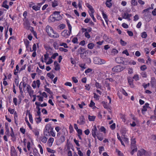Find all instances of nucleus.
Here are the masks:
<instances>
[{"label": "nucleus", "instance_id": "nucleus-1", "mask_svg": "<svg viewBox=\"0 0 156 156\" xmlns=\"http://www.w3.org/2000/svg\"><path fill=\"white\" fill-rule=\"evenodd\" d=\"M67 23L69 29V31H68L67 30H65L61 33L62 36L66 38H68L71 34L72 32V28L69 21H67Z\"/></svg>", "mask_w": 156, "mask_h": 156}, {"label": "nucleus", "instance_id": "nucleus-2", "mask_svg": "<svg viewBox=\"0 0 156 156\" xmlns=\"http://www.w3.org/2000/svg\"><path fill=\"white\" fill-rule=\"evenodd\" d=\"M60 12L55 11L53 12V15L49 17V19L52 22L55 21V20H59L62 19V17L61 16L60 13Z\"/></svg>", "mask_w": 156, "mask_h": 156}, {"label": "nucleus", "instance_id": "nucleus-3", "mask_svg": "<svg viewBox=\"0 0 156 156\" xmlns=\"http://www.w3.org/2000/svg\"><path fill=\"white\" fill-rule=\"evenodd\" d=\"M49 54L46 52L45 54L44 55V58L43 56L41 58V60L43 62H45L46 64H50L52 63L53 61L49 57Z\"/></svg>", "mask_w": 156, "mask_h": 156}, {"label": "nucleus", "instance_id": "nucleus-4", "mask_svg": "<svg viewBox=\"0 0 156 156\" xmlns=\"http://www.w3.org/2000/svg\"><path fill=\"white\" fill-rule=\"evenodd\" d=\"M53 130V128L51 126V124L48 123L46 125L44 131V134L45 136H51L50 131Z\"/></svg>", "mask_w": 156, "mask_h": 156}, {"label": "nucleus", "instance_id": "nucleus-5", "mask_svg": "<svg viewBox=\"0 0 156 156\" xmlns=\"http://www.w3.org/2000/svg\"><path fill=\"white\" fill-rule=\"evenodd\" d=\"M86 6L89 9L90 12H89L90 16L92 19L93 21L95 22H96V20L94 17V10L92 6L89 3H87L86 4Z\"/></svg>", "mask_w": 156, "mask_h": 156}, {"label": "nucleus", "instance_id": "nucleus-6", "mask_svg": "<svg viewBox=\"0 0 156 156\" xmlns=\"http://www.w3.org/2000/svg\"><path fill=\"white\" fill-rule=\"evenodd\" d=\"M86 58L85 63H79V65L81 68H89L88 66L91 63V60L90 58Z\"/></svg>", "mask_w": 156, "mask_h": 156}, {"label": "nucleus", "instance_id": "nucleus-7", "mask_svg": "<svg viewBox=\"0 0 156 156\" xmlns=\"http://www.w3.org/2000/svg\"><path fill=\"white\" fill-rule=\"evenodd\" d=\"M94 62L96 64H101L105 63V61L98 57H95L93 59Z\"/></svg>", "mask_w": 156, "mask_h": 156}, {"label": "nucleus", "instance_id": "nucleus-8", "mask_svg": "<svg viewBox=\"0 0 156 156\" xmlns=\"http://www.w3.org/2000/svg\"><path fill=\"white\" fill-rule=\"evenodd\" d=\"M91 53V52L89 50H87L82 53H80V57L83 59H85Z\"/></svg>", "mask_w": 156, "mask_h": 156}, {"label": "nucleus", "instance_id": "nucleus-9", "mask_svg": "<svg viewBox=\"0 0 156 156\" xmlns=\"http://www.w3.org/2000/svg\"><path fill=\"white\" fill-rule=\"evenodd\" d=\"M40 85V81L39 80H37L36 81H34L32 84V86L34 88H36L37 87L39 88Z\"/></svg>", "mask_w": 156, "mask_h": 156}, {"label": "nucleus", "instance_id": "nucleus-10", "mask_svg": "<svg viewBox=\"0 0 156 156\" xmlns=\"http://www.w3.org/2000/svg\"><path fill=\"white\" fill-rule=\"evenodd\" d=\"M53 30L52 28L49 25H48L46 27V31L48 35L50 36L53 32Z\"/></svg>", "mask_w": 156, "mask_h": 156}, {"label": "nucleus", "instance_id": "nucleus-11", "mask_svg": "<svg viewBox=\"0 0 156 156\" xmlns=\"http://www.w3.org/2000/svg\"><path fill=\"white\" fill-rule=\"evenodd\" d=\"M147 152L144 149L139 150L137 153V156H145L147 155Z\"/></svg>", "mask_w": 156, "mask_h": 156}, {"label": "nucleus", "instance_id": "nucleus-12", "mask_svg": "<svg viewBox=\"0 0 156 156\" xmlns=\"http://www.w3.org/2000/svg\"><path fill=\"white\" fill-rule=\"evenodd\" d=\"M132 16V14H129L127 12H126L123 14L122 17L124 19H127L128 21H130L131 20L130 18Z\"/></svg>", "mask_w": 156, "mask_h": 156}, {"label": "nucleus", "instance_id": "nucleus-13", "mask_svg": "<svg viewBox=\"0 0 156 156\" xmlns=\"http://www.w3.org/2000/svg\"><path fill=\"white\" fill-rule=\"evenodd\" d=\"M149 104L146 103L145 104V105L143 106L142 109L141 110L142 113L143 114H144L145 112L147 111V108L149 107Z\"/></svg>", "mask_w": 156, "mask_h": 156}, {"label": "nucleus", "instance_id": "nucleus-14", "mask_svg": "<svg viewBox=\"0 0 156 156\" xmlns=\"http://www.w3.org/2000/svg\"><path fill=\"white\" fill-rule=\"evenodd\" d=\"M101 13L102 14V16L103 18L104 19L105 22L106 24H108V17L107 15L104 13V12L103 10H102L101 11Z\"/></svg>", "mask_w": 156, "mask_h": 156}, {"label": "nucleus", "instance_id": "nucleus-15", "mask_svg": "<svg viewBox=\"0 0 156 156\" xmlns=\"http://www.w3.org/2000/svg\"><path fill=\"white\" fill-rule=\"evenodd\" d=\"M97 131V129L96 126L95 125H94L93 126V128L92 130V135L94 138H95L96 136V132Z\"/></svg>", "mask_w": 156, "mask_h": 156}, {"label": "nucleus", "instance_id": "nucleus-16", "mask_svg": "<svg viewBox=\"0 0 156 156\" xmlns=\"http://www.w3.org/2000/svg\"><path fill=\"white\" fill-rule=\"evenodd\" d=\"M54 141V139L52 137H50L48 141L47 145L49 147H51L52 146V144Z\"/></svg>", "mask_w": 156, "mask_h": 156}, {"label": "nucleus", "instance_id": "nucleus-17", "mask_svg": "<svg viewBox=\"0 0 156 156\" xmlns=\"http://www.w3.org/2000/svg\"><path fill=\"white\" fill-rule=\"evenodd\" d=\"M50 37H51L55 38H57L59 37V35L58 33L53 31V33H52L51 36H50Z\"/></svg>", "mask_w": 156, "mask_h": 156}, {"label": "nucleus", "instance_id": "nucleus-18", "mask_svg": "<svg viewBox=\"0 0 156 156\" xmlns=\"http://www.w3.org/2000/svg\"><path fill=\"white\" fill-rule=\"evenodd\" d=\"M128 81L130 86L131 87H133L134 85L133 83V80L132 78H128Z\"/></svg>", "mask_w": 156, "mask_h": 156}, {"label": "nucleus", "instance_id": "nucleus-19", "mask_svg": "<svg viewBox=\"0 0 156 156\" xmlns=\"http://www.w3.org/2000/svg\"><path fill=\"white\" fill-rule=\"evenodd\" d=\"M112 0H106L105 5L106 6L109 8H110L112 6V3L111 2Z\"/></svg>", "mask_w": 156, "mask_h": 156}, {"label": "nucleus", "instance_id": "nucleus-20", "mask_svg": "<svg viewBox=\"0 0 156 156\" xmlns=\"http://www.w3.org/2000/svg\"><path fill=\"white\" fill-rule=\"evenodd\" d=\"M51 5L53 8H55L58 5V0H54L51 2Z\"/></svg>", "mask_w": 156, "mask_h": 156}, {"label": "nucleus", "instance_id": "nucleus-21", "mask_svg": "<svg viewBox=\"0 0 156 156\" xmlns=\"http://www.w3.org/2000/svg\"><path fill=\"white\" fill-rule=\"evenodd\" d=\"M80 125L84 124L85 122V119L83 116H82L80 118Z\"/></svg>", "mask_w": 156, "mask_h": 156}, {"label": "nucleus", "instance_id": "nucleus-22", "mask_svg": "<svg viewBox=\"0 0 156 156\" xmlns=\"http://www.w3.org/2000/svg\"><path fill=\"white\" fill-rule=\"evenodd\" d=\"M11 154L12 156H15L16 154V150L13 147H12L11 148Z\"/></svg>", "mask_w": 156, "mask_h": 156}, {"label": "nucleus", "instance_id": "nucleus-23", "mask_svg": "<svg viewBox=\"0 0 156 156\" xmlns=\"http://www.w3.org/2000/svg\"><path fill=\"white\" fill-rule=\"evenodd\" d=\"M65 140V137L63 136H62L58 140V144H59L63 143Z\"/></svg>", "mask_w": 156, "mask_h": 156}, {"label": "nucleus", "instance_id": "nucleus-24", "mask_svg": "<svg viewBox=\"0 0 156 156\" xmlns=\"http://www.w3.org/2000/svg\"><path fill=\"white\" fill-rule=\"evenodd\" d=\"M33 49L32 50L31 48L30 47L29 49L30 50V52H32L33 51H36L37 50V47H36V45L35 44H34L33 47H32Z\"/></svg>", "mask_w": 156, "mask_h": 156}, {"label": "nucleus", "instance_id": "nucleus-25", "mask_svg": "<svg viewBox=\"0 0 156 156\" xmlns=\"http://www.w3.org/2000/svg\"><path fill=\"white\" fill-rule=\"evenodd\" d=\"M97 127L100 131L105 133L106 129L104 126H101L99 128V126H98Z\"/></svg>", "mask_w": 156, "mask_h": 156}, {"label": "nucleus", "instance_id": "nucleus-26", "mask_svg": "<svg viewBox=\"0 0 156 156\" xmlns=\"http://www.w3.org/2000/svg\"><path fill=\"white\" fill-rule=\"evenodd\" d=\"M7 1L6 0L5 1L3 2L2 5V6L4 8L8 9L9 8V6L6 4Z\"/></svg>", "mask_w": 156, "mask_h": 156}, {"label": "nucleus", "instance_id": "nucleus-27", "mask_svg": "<svg viewBox=\"0 0 156 156\" xmlns=\"http://www.w3.org/2000/svg\"><path fill=\"white\" fill-rule=\"evenodd\" d=\"M24 44H25V45L26 47V50H28V48H30V47L29 46V44H30V42H29V41L27 40L26 41H24Z\"/></svg>", "mask_w": 156, "mask_h": 156}, {"label": "nucleus", "instance_id": "nucleus-28", "mask_svg": "<svg viewBox=\"0 0 156 156\" xmlns=\"http://www.w3.org/2000/svg\"><path fill=\"white\" fill-rule=\"evenodd\" d=\"M23 69H15L14 70V73L16 75L18 76V73L22 70Z\"/></svg>", "mask_w": 156, "mask_h": 156}, {"label": "nucleus", "instance_id": "nucleus-29", "mask_svg": "<svg viewBox=\"0 0 156 156\" xmlns=\"http://www.w3.org/2000/svg\"><path fill=\"white\" fill-rule=\"evenodd\" d=\"M94 46V44L92 43H90L87 45V47L89 49H92Z\"/></svg>", "mask_w": 156, "mask_h": 156}, {"label": "nucleus", "instance_id": "nucleus-30", "mask_svg": "<svg viewBox=\"0 0 156 156\" xmlns=\"http://www.w3.org/2000/svg\"><path fill=\"white\" fill-rule=\"evenodd\" d=\"M96 118V116H91L89 115L88 117V119L90 121H93L95 120V119Z\"/></svg>", "mask_w": 156, "mask_h": 156}, {"label": "nucleus", "instance_id": "nucleus-31", "mask_svg": "<svg viewBox=\"0 0 156 156\" xmlns=\"http://www.w3.org/2000/svg\"><path fill=\"white\" fill-rule=\"evenodd\" d=\"M41 140L42 142L45 143L47 141V138L45 136H43L41 138Z\"/></svg>", "mask_w": 156, "mask_h": 156}, {"label": "nucleus", "instance_id": "nucleus-32", "mask_svg": "<svg viewBox=\"0 0 156 156\" xmlns=\"http://www.w3.org/2000/svg\"><path fill=\"white\" fill-rule=\"evenodd\" d=\"M58 56V53H54V54H53L51 56V57L50 58H51V59H55L56 57L57 56Z\"/></svg>", "mask_w": 156, "mask_h": 156}, {"label": "nucleus", "instance_id": "nucleus-33", "mask_svg": "<svg viewBox=\"0 0 156 156\" xmlns=\"http://www.w3.org/2000/svg\"><path fill=\"white\" fill-rule=\"evenodd\" d=\"M116 152L117 153L118 156H124L123 154L118 149H116Z\"/></svg>", "mask_w": 156, "mask_h": 156}, {"label": "nucleus", "instance_id": "nucleus-34", "mask_svg": "<svg viewBox=\"0 0 156 156\" xmlns=\"http://www.w3.org/2000/svg\"><path fill=\"white\" fill-rule=\"evenodd\" d=\"M54 65L55 67V68H60V66L59 64L58 63L57 61H55L54 62Z\"/></svg>", "mask_w": 156, "mask_h": 156}, {"label": "nucleus", "instance_id": "nucleus-35", "mask_svg": "<svg viewBox=\"0 0 156 156\" xmlns=\"http://www.w3.org/2000/svg\"><path fill=\"white\" fill-rule=\"evenodd\" d=\"M59 50L61 52H66L68 51L67 49L64 48L62 47H60L58 48Z\"/></svg>", "mask_w": 156, "mask_h": 156}, {"label": "nucleus", "instance_id": "nucleus-36", "mask_svg": "<svg viewBox=\"0 0 156 156\" xmlns=\"http://www.w3.org/2000/svg\"><path fill=\"white\" fill-rule=\"evenodd\" d=\"M36 122L37 123H40L41 120V118L40 117L38 116L35 118Z\"/></svg>", "mask_w": 156, "mask_h": 156}, {"label": "nucleus", "instance_id": "nucleus-37", "mask_svg": "<svg viewBox=\"0 0 156 156\" xmlns=\"http://www.w3.org/2000/svg\"><path fill=\"white\" fill-rule=\"evenodd\" d=\"M28 115H29V117L30 121L31 123H33V121L32 115L30 113H29L28 114Z\"/></svg>", "mask_w": 156, "mask_h": 156}, {"label": "nucleus", "instance_id": "nucleus-38", "mask_svg": "<svg viewBox=\"0 0 156 156\" xmlns=\"http://www.w3.org/2000/svg\"><path fill=\"white\" fill-rule=\"evenodd\" d=\"M141 36L143 38H146L147 37V34L146 32H143L141 33Z\"/></svg>", "mask_w": 156, "mask_h": 156}, {"label": "nucleus", "instance_id": "nucleus-39", "mask_svg": "<svg viewBox=\"0 0 156 156\" xmlns=\"http://www.w3.org/2000/svg\"><path fill=\"white\" fill-rule=\"evenodd\" d=\"M47 150L48 152L54 154L55 152V151L48 147L47 148Z\"/></svg>", "mask_w": 156, "mask_h": 156}, {"label": "nucleus", "instance_id": "nucleus-40", "mask_svg": "<svg viewBox=\"0 0 156 156\" xmlns=\"http://www.w3.org/2000/svg\"><path fill=\"white\" fill-rule=\"evenodd\" d=\"M60 46H63L64 48H69L68 46L66 43H60L59 44Z\"/></svg>", "mask_w": 156, "mask_h": 156}, {"label": "nucleus", "instance_id": "nucleus-41", "mask_svg": "<svg viewBox=\"0 0 156 156\" xmlns=\"http://www.w3.org/2000/svg\"><path fill=\"white\" fill-rule=\"evenodd\" d=\"M78 39L77 37H74L72 40V42H73L74 44H78Z\"/></svg>", "mask_w": 156, "mask_h": 156}, {"label": "nucleus", "instance_id": "nucleus-42", "mask_svg": "<svg viewBox=\"0 0 156 156\" xmlns=\"http://www.w3.org/2000/svg\"><path fill=\"white\" fill-rule=\"evenodd\" d=\"M14 64V61L13 59H11V62L9 66V67L11 68H13V66Z\"/></svg>", "mask_w": 156, "mask_h": 156}, {"label": "nucleus", "instance_id": "nucleus-43", "mask_svg": "<svg viewBox=\"0 0 156 156\" xmlns=\"http://www.w3.org/2000/svg\"><path fill=\"white\" fill-rule=\"evenodd\" d=\"M115 61L118 63H122V61L121 58L119 57H117L115 59Z\"/></svg>", "mask_w": 156, "mask_h": 156}, {"label": "nucleus", "instance_id": "nucleus-44", "mask_svg": "<svg viewBox=\"0 0 156 156\" xmlns=\"http://www.w3.org/2000/svg\"><path fill=\"white\" fill-rule=\"evenodd\" d=\"M131 3L132 5L133 6L136 5L137 4V1H136V0H131Z\"/></svg>", "mask_w": 156, "mask_h": 156}, {"label": "nucleus", "instance_id": "nucleus-45", "mask_svg": "<svg viewBox=\"0 0 156 156\" xmlns=\"http://www.w3.org/2000/svg\"><path fill=\"white\" fill-rule=\"evenodd\" d=\"M84 36L87 39H89L90 37V36L88 32H86L85 33Z\"/></svg>", "mask_w": 156, "mask_h": 156}, {"label": "nucleus", "instance_id": "nucleus-46", "mask_svg": "<svg viewBox=\"0 0 156 156\" xmlns=\"http://www.w3.org/2000/svg\"><path fill=\"white\" fill-rule=\"evenodd\" d=\"M47 76L51 79H53L54 77V75L51 73H48L47 74Z\"/></svg>", "mask_w": 156, "mask_h": 156}, {"label": "nucleus", "instance_id": "nucleus-47", "mask_svg": "<svg viewBox=\"0 0 156 156\" xmlns=\"http://www.w3.org/2000/svg\"><path fill=\"white\" fill-rule=\"evenodd\" d=\"M32 9L35 11H37L40 10L38 8V6L37 5H34L32 7Z\"/></svg>", "mask_w": 156, "mask_h": 156}, {"label": "nucleus", "instance_id": "nucleus-48", "mask_svg": "<svg viewBox=\"0 0 156 156\" xmlns=\"http://www.w3.org/2000/svg\"><path fill=\"white\" fill-rule=\"evenodd\" d=\"M133 78L136 81L139 80V76L137 74L135 75L133 77Z\"/></svg>", "mask_w": 156, "mask_h": 156}, {"label": "nucleus", "instance_id": "nucleus-49", "mask_svg": "<svg viewBox=\"0 0 156 156\" xmlns=\"http://www.w3.org/2000/svg\"><path fill=\"white\" fill-rule=\"evenodd\" d=\"M150 119H153L154 120H156V112L154 111V115H152L150 117Z\"/></svg>", "mask_w": 156, "mask_h": 156}, {"label": "nucleus", "instance_id": "nucleus-50", "mask_svg": "<svg viewBox=\"0 0 156 156\" xmlns=\"http://www.w3.org/2000/svg\"><path fill=\"white\" fill-rule=\"evenodd\" d=\"M6 59V57L5 55H3L0 58V60H1L2 62H4Z\"/></svg>", "mask_w": 156, "mask_h": 156}, {"label": "nucleus", "instance_id": "nucleus-51", "mask_svg": "<svg viewBox=\"0 0 156 156\" xmlns=\"http://www.w3.org/2000/svg\"><path fill=\"white\" fill-rule=\"evenodd\" d=\"M70 60L71 63L72 64L75 65L76 64V61L74 58H70Z\"/></svg>", "mask_w": 156, "mask_h": 156}, {"label": "nucleus", "instance_id": "nucleus-52", "mask_svg": "<svg viewBox=\"0 0 156 156\" xmlns=\"http://www.w3.org/2000/svg\"><path fill=\"white\" fill-rule=\"evenodd\" d=\"M38 98V100L40 101H43V97L37 95V96Z\"/></svg>", "mask_w": 156, "mask_h": 156}, {"label": "nucleus", "instance_id": "nucleus-53", "mask_svg": "<svg viewBox=\"0 0 156 156\" xmlns=\"http://www.w3.org/2000/svg\"><path fill=\"white\" fill-rule=\"evenodd\" d=\"M136 141L134 138H132L131 139V144L132 145L134 146L136 143Z\"/></svg>", "mask_w": 156, "mask_h": 156}, {"label": "nucleus", "instance_id": "nucleus-54", "mask_svg": "<svg viewBox=\"0 0 156 156\" xmlns=\"http://www.w3.org/2000/svg\"><path fill=\"white\" fill-rule=\"evenodd\" d=\"M38 147H39L40 149V152L41 154H43V149L41 146L40 144L38 145Z\"/></svg>", "mask_w": 156, "mask_h": 156}, {"label": "nucleus", "instance_id": "nucleus-55", "mask_svg": "<svg viewBox=\"0 0 156 156\" xmlns=\"http://www.w3.org/2000/svg\"><path fill=\"white\" fill-rule=\"evenodd\" d=\"M127 33L129 36L132 37L133 35V32L131 31L128 30L127 31Z\"/></svg>", "mask_w": 156, "mask_h": 156}, {"label": "nucleus", "instance_id": "nucleus-56", "mask_svg": "<svg viewBox=\"0 0 156 156\" xmlns=\"http://www.w3.org/2000/svg\"><path fill=\"white\" fill-rule=\"evenodd\" d=\"M99 150V153L101 154L102 153V151L104 150V147L103 146L99 147L98 148Z\"/></svg>", "mask_w": 156, "mask_h": 156}, {"label": "nucleus", "instance_id": "nucleus-57", "mask_svg": "<svg viewBox=\"0 0 156 156\" xmlns=\"http://www.w3.org/2000/svg\"><path fill=\"white\" fill-rule=\"evenodd\" d=\"M95 86L97 88L100 89L101 87V85L98 82H97L95 84Z\"/></svg>", "mask_w": 156, "mask_h": 156}, {"label": "nucleus", "instance_id": "nucleus-58", "mask_svg": "<svg viewBox=\"0 0 156 156\" xmlns=\"http://www.w3.org/2000/svg\"><path fill=\"white\" fill-rule=\"evenodd\" d=\"M122 26L124 28L127 29L128 28V25L125 23H123L122 25Z\"/></svg>", "mask_w": 156, "mask_h": 156}, {"label": "nucleus", "instance_id": "nucleus-59", "mask_svg": "<svg viewBox=\"0 0 156 156\" xmlns=\"http://www.w3.org/2000/svg\"><path fill=\"white\" fill-rule=\"evenodd\" d=\"M28 92L29 95L30 97H31L33 95V94H34V91L32 89L29 90V91H28Z\"/></svg>", "mask_w": 156, "mask_h": 156}, {"label": "nucleus", "instance_id": "nucleus-60", "mask_svg": "<svg viewBox=\"0 0 156 156\" xmlns=\"http://www.w3.org/2000/svg\"><path fill=\"white\" fill-rule=\"evenodd\" d=\"M122 139L123 141H124L126 144L128 143V139L127 138L123 137H122Z\"/></svg>", "mask_w": 156, "mask_h": 156}, {"label": "nucleus", "instance_id": "nucleus-61", "mask_svg": "<svg viewBox=\"0 0 156 156\" xmlns=\"http://www.w3.org/2000/svg\"><path fill=\"white\" fill-rule=\"evenodd\" d=\"M72 80L75 83H77L78 82L77 79L75 77H73Z\"/></svg>", "mask_w": 156, "mask_h": 156}, {"label": "nucleus", "instance_id": "nucleus-62", "mask_svg": "<svg viewBox=\"0 0 156 156\" xmlns=\"http://www.w3.org/2000/svg\"><path fill=\"white\" fill-rule=\"evenodd\" d=\"M78 105L80 108H83V106L85 105V104L83 102H82L81 104H79Z\"/></svg>", "mask_w": 156, "mask_h": 156}, {"label": "nucleus", "instance_id": "nucleus-63", "mask_svg": "<svg viewBox=\"0 0 156 156\" xmlns=\"http://www.w3.org/2000/svg\"><path fill=\"white\" fill-rule=\"evenodd\" d=\"M59 28L60 29L62 30V29H63L65 27L66 25L64 24H62L60 25L59 26Z\"/></svg>", "mask_w": 156, "mask_h": 156}, {"label": "nucleus", "instance_id": "nucleus-64", "mask_svg": "<svg viewBox=\"0 0 156 156\" xmlns=\"http://www.w3.org/2000/svg\"><path fill=\"white\" fill-rule=\"evenodd\" d=\"M8 111L10 114H13L14 112V109H12L11 108H9L8 109Z\"/></svg>", "mask_w": 156, "mask_h": 156}]
</instances>
